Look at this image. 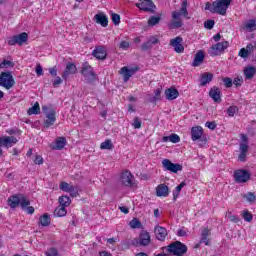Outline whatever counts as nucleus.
Segmentation results:
<instances>
[{
	"label": "nucleus",
	"instance_id": "13d9d810",
	"mask_svg": "<svg viewBox=\"0 0 256 256\" xmlns=\"http://www.w3.org/2000/svg\"><path fill=\"white\" fill-rule=\"evenodd\" d=\"M232 85H235V87H241V85H243V78L234 79V81H232Z\"/></svg>",
	"mask_w": 256,
	"mask_h": 256
},
{
	"label": "nucleus",
	"instance_id": "b1692460",
	"mask_svg": "<svg viewBox=\"0 0 256 256\" xmlns=\"http://www.w3.org/2000/svg\"><path fill=\"white\" fill-rule=\"evenodd\" d=\"M157 197H169V187L165 184H160L156 187Z\"/></svg>",
	"mask_w": 256,
	"mask_h": 256
},
{
	"label": "nucleus",
	"instance_id": "0eeeda50",
	"mask_svg": "<svg viewBox=\"0 0 256 256\" xmlns=\"http://www.w3.org/2000/svg\"><path fill=\"white\" fill-rule=\"evenodd\" d=\"M29 39V35L26 32H22L18 35H14L8 40V45L14 46V45H23V43H27Z\"/></svg>",
	"mask_w": 256,
	"mask_h": 256
},
{
	"label": "nucleus",
	"instance_id": "37998d69",
	"mask_svg": "<svg viewBox=\"0 0 256 256\" xmlns=\"http://www.w3.org/2000/svg\"><path fill=\"white\" fill-rule=\"evenodd\" d=\"M130 227L132 229H141V221L139 219L134 218L130 221Z\"/></svg>",
	"mask_w": 256,
	"mask_h": 256
},
{
	"label": "nucleus",
	"instance_id": "4be33fe9",
	"mask_svg": "<svg viewBox=\"0 0 256 256\" xmlns=\"http://www.w3.org/2000/svg\"><path fill=\"white\" fill-rule=\"evenodd\" d=\"M203 137V128L201 126L192 127L191 139L192 141H199Z\"/></svg>",
	"mask_w": 256,
	"mask_h": 256
},
{
	"label": "nucleus",
	"instance_id": "bf43d9fd",
	"mask_svg": "<svg viewBox=\"0 0 256 256\" xmlns=\"http://www.w3.org/2000/svg\"><path fill=\"white\" fill-rule=\"evenodd\" d=\"M228 219L231 221V223H239V221H241V219L235 215H229Z\"/></svg>",
	"mask_w": 256,
	"mask_h": 256
},
{
	"label": "nucleus",
	"instance_id": "e2e57ef3",
	"mask_svg": "<svg viewBox=\"0 0 256 256\" xmlns=\"http://www.w3.org/2000/svg\"><path fill=\"white\" fill-rule=\"evenodd\" d=\"M34 163H35V165H43V157L36 155V157L34 159Z\"/></svg>",
	"mask_w": 256,
	"mask_h": 256
},
{
	"label": "nucleus",
	"instance_id": "2f4dec72",
	"mask_svg": "<svg viewBox=\"0 0 256 256\" xmlns=\"http://www.w3.org/2000/svg\"><path fill=\"white\" fill-rule=\"evenodd\" d=\"M162 141L164 143H167V141H170L171 143H179V141H181V138L177 134H171L170 136H164L162 138Z\"/></svg>",
	"mask_w": 256,
	"mask_h": 256
},
{
	"label": "nucleus",
	"instance_id": "680f3d73",
	"mask_svg": "<svg viewBox=\"0 0 256 256\" xmlns=\"http://www.w3.org/2000/svg\"><path fill=\"white\" fill-rule=\"evenodd\" d=\"M61 83H63V80L61 79V77L58 76L53 81L52 85H53V87H59V85H61Z\"/></svg>",
	"mask_w": 256,
	"mask_h": 256
},
{
	"label": "nucleus",
	"instance_id": "cd10ccee",
	"mask_svg": "<svg viewBox=\"0 0 256 256\" xmlns=\"http://www.w3.org/2000/svg\"><path fill=\"white\" fill-rule=\"evenodd\" d=\"M67 145V138L65 137H58L55 141V145L52 147L55 151H61Z\"/></svg>",
	"mask_w": 256,
	"mask_h": 256
},
{
	"label": "nucleus",
	"instance_id": "423d86ee",
	"mask_svg": "<svg viewBox=\"0 0 256 256\" xmlns=\"http://www.w3.org/2000/svg\"><path fill=\"white\" fill-rule=\"evenodd\" d=\"M0 77L2 81L1 87H4L5 89H11L15 86V80L13 79L11 72H2Z\"/></svg>",
	"mask_w": 256,
	"mask_h": 256
},
{
	"label": "nucleus",
	"instance_id": "774afa93",
	"mask_svg": "<svg viewBox=\"0 0 256 256\" xmlns=\"http://www.w3.org/2000/svg\"><path fill=\"white\" fill-rule=\"evenodd\" d=\"M49 73L52 75V77H57V66L50 68Z\"/></svg>",
	"mask_w": 256,
	"mask_h": 256
},
{
	"label": "nucleus",
	"instance_id": "58836bf2",
	"mask_svg": "<svg viewBox=\"0 0 256 256\" xmlns=\"http://www.w3.org/2000/svg\"><path fill=\"white\" fill-rule=\"evenodd\" d=\"M75 186L67 183V182H61L60 183V190L64 191L65 193H69L70 191H73Z\"/></svg>",
	"mask_w": 256,
	"mask_h": 256
},
{
	"label": "nucleus",
	"instance_id": "393cba45",
	"mask_svg": "<svg viewBox=\"0 0 256 256\" xmlns=\"http://www.w3.org/2000/svg\"><path fill=\"white\" fill-rule=\"evenodd\" d=\"M21 195L22 194H16L8 199V205L11 209H16V207H19L21 203Z\"/></svg>",
	"mask_w": 256,
	"mask_h": 256
},
{
	"label": "nucleus",
	"instance_id": "39448f33",
	"mask_svg": "<svg viewBox=\"0 0 256 256\" xmlns=\"http://www.w3.org/2000/svg\"><path fill=\"white\" fill-rule=\"evenodd\" d=\"M228 47L229 42H218L210 47L208 54L210 55V57H218L219 55H223V53H225V49H227Z\"/></svg>",
	"mask_w": 256,
	"mask_h": 256
},
{
	"label": "nucleus",
	"instance_id": "473e14b6",
	"mask_svg": "<svg viewBox=\"0 0 256 256\" xmlns=\"http://www.w3.org/2000/svg\"><path fill=\"white\" fill-rule=\"evenodd\" d=\"M255 73H256V68L253 66H249L244 69V75L246 79H253V77H255Z\"/></svg>",
	"mask_w": 256,
	"mask_h": 256
},
{
	"label": "nucleus",
	"instance_id": "e433bc0d",
	"mask_svg": "<svg viewBox=\"0 0 256 256\" xmlns=\"http://www.w3.org/2000/svg\"><path fill=\"white\" fill-rule=\"evenodd\" d=\"M161 23V16H150L148 19V27H155Z\"/></svg>",
	"mask_w": 256,
	"mask_h": 256
},
{
	"label": "nucleus",
	"instance_id": "0e129e2a",
	"mask_svg": "<svg viewBox=\"0 0 256 256\" xmlns=\"http://www.w3.org/2000/svg\"><path fill=\"white\" fill-rule=\"evenodd\" d=\"M148 42L152 45H157V43H159V38L155 37V36H151L148 39Z\"/></svg>",
	"mask_w": 256,
	"mask_h": 256
},
{
	"label": "nucleus",
	"instance_id": "a878e982",
	"mask_svg": "<svg viewBox=\"0 0 256 256\" xmlns=\"http://www.w3.org/2000/svg\"><path fill=\"white\" fill-rule=\"evenodd\" d=\"M204 59H205V53L202 50L198 51L194 56L192 67H199L201 63H203Z\"/></svg>",
	"mask_w": 256,
	"mask_h": 256
},
{
	"label": "nucleus",
	"instance_id": "69168bd1",
	"mask_svg": "<svg viewBox=\"0 0 256 256\" xmlns=\"http://www.w3.org/2000/svg\"><path fill=\"white\" fill-rule=\"evenodd\" d=\"M36 74L38 75V77H41V75H43V66H41V64H38L36 66Z\"/></svg>",
	"mask_w": 256,
	"mask_h": 256
},
{
	"label": "nucleus",
	"instance_id": "412c9836",
	"mask_svg": "<svg viewBox=\"0 0 256 256\" xmlns=\"http://www.w3.org/2000/svg\"><path fill=\"white\" fill-rule=\"evenodd\" d=\"M154 233L158 241H165V238L167 237V229L165 227L156 226Z\"/></svg>",
	"mask_w": 256,
	"mask_h": 256
},
{
	"label": "nucleus",
	"instance_id": "603ef678",
	"mask_svg": "<svg viewBox=\"0 0 256 256\" xmlns=\"http://www.w3.org/2000/svg\"><path fill=\"white\" fill-rule=\"evenodd\" d=\"M204 27L206 29H213L215 27V20H207L204 22Z\"/></svg>",
	"mask_w": 256,
	"mask_h": 256
},
{
	"label": "nucleus",
	"instance_id": "49530a36",
	"mask_svg": "<svg viewBox=\"0 0 256 256\" xmlns=\"http://www.w3.org/2000/svg\"><path fill=\"white\" fill-rule=\"evenodd\" d=\"M224 86L229 89L231 87H233V79L229 78V77H225L222 79Z\"/></svg>",
	"mask_w": 256,
	"mask_h": 256
},
{
	"label": "nucleus",
	"instance_id": "c03bdc74",
	"mask_svg": "<svg viewBox=\"0 0 256 256\" xmlns=\"http://www.w3.org/2000/svg\"><path fill=\"white\" fill-rule=\"evenodd\" d=\"M100 149L111 150L113 149V143L111 142V140H105L104 142L101 143Z\"/></svg>",
	"mask_w": 256,
	"mask_h": 256
},
{
	"label": "nucleus",
	"instance_id": "de8ad7c7",
	"mask_svg": "<svg viewBox=\"0 0 256 256\" xmlns=\"http://www.w3.org/2000/svg\"><path fill=\"white\" fill-rule=\"evenodd\" d=\"M141 125H142L141 118L135 117L132 123V127H134V129H141Z\"/></svg>",
	"mask_w": 256,
	"mask_h": 256
},
{
	"label": "nucleus",
	"instance_id": "4468645a",
	"mask_svg": "<svg viewBox=\"0 0 256 256\" xmlns=\"http://www.w3.org/2000/svg\"><path fill=\"white\" fill-rule=\"evenodd\" d=\"M120 181L125 187H133V174H131L129 170L122 172Z\"/></svg>",
	"mask_w": 256,
	"mask_h": 256
},
{
	"label": "nucleus",
	"instance_id": "a211bd4d",
	"mask_svg": "<svg viewBox=\"0 0 256 256\" xmlns=\"http://www.w3.org/2000/svg\"><path fill=\"white\" fill-rule=\"evenodd\" d=\"M94 21L98 25H101V27H107V25H109V18H107V15L103 12L96 14L94 16Z\"/></svg>",
	"mask_w": 256,
	"mask_h": 256
},
{
	"label": "nucleus",
	"instance_id": "f704fd0d",
	"mask_svg": "<svg viewBox=\"0 0 256 256\" xmlns=\"http://www.w3.org/2000/svg\"><path fill=\"white\" fill-rule=\"evenodd\" d=\"M67 215V209H65V206H58L54 210V217H65Z\"/></svg>",
	"mask_w": 256,
	"mask_h": 256
},
{
	"label": "nucleus",
	"instance_id": "5701e85b",
	"mask_svg": "<svg viewBox=\"0 0 256 256\" xmlns=\"http://www.w3.org/2000/svg\"><path fill=\"white\" fill-rule=\"evenodd\" d=\"M151 243V235L149 232H142L139 236V245L140 247H147Z\"/></svg>",
	"mask_w": 256,
	"mask_h": 256
},
{
	"label": "nucleus",
	"instance_id": "aec40b11",
	"mask_svg": "<svg viewBox=\"0 0 256 256\" xmlns=\"http://www.w3.org/2000/svg\"><path fill=\"white\" fill-rule=\"evenodd\" d=\"M77 73V66L73 63H69L66 65V69L62 74V78H64L65 81L69 79V75H75Z\"/></svg>",
	"mask_w": 256,
	"mask_h": 256
},
{
	"label": "nucleus",
	"instance_id": "bb28decb",
	"mask_svg": "<svg viewBox=\"0 0 256 256\" xmlns=\"http://www.w3.org/2000/svg\"><path fill=\"white\" fill-rule=\"evenodd\" d=\"M165 96L168 101H173L179 97V90L176 88H168L165 90Z\"/></svg>",
	"mask_w": 256,
	"mask_h": 256
},
{
	"label": "nucleus",
	"instance_id": "4c0bfd02",
	"mask_svg": "<svg viewBox=\"0 0 256 256\" xmlns=\"http://www.w3.org/2000/svg\"><path fill=\"white\" fill-rule=\"evenodd\" d=\"M59 204L61 207H69L71 205V198L69 196L59 197Z\"/></svg>",
	"mask_w": 256,
	"mask_h": 256
},
{
	"label": "nucleus",
	"instance_id": "9b49d317",
	"mask_svg": "<svg viewBox=\"0 0 256 256\" xmlns=\"http://www.w3.org/2000/svg\"><path fill=\"white\" fill-rule=\"evenodd\" d=\"M140 3H136V7L140 9V11H145L146 13H153L155 9V3L151 0H139Z\"/></svg>",
	"mask_w": 256,
	"mask_h": 256
},
{
	"label": "nucleus",
	"instance_id": "5fc2aeb1",
	"mask_svg": "<svg viewBox=\"0 0 256 256\" xmlns=\"http://www.w3.org/2000/svg\"><path fill=\"white\" fill-rule=\"evenodd\" d=\"M122 249H130L131 248V239H126L121 242Z\"/></svg>",
	"mask_w": 256,
	"mask_h": 256
},
{
	"label": "nucleus",
	"instance_id": "c85d7f7f",
	"mask_svg": "<svg viewBox=\"0 0 256 256\" xmlns=\"http://www.w3.org/2000/svg\"><path fill=\"white\" fill-rule=\"evenodd\" d=\"M213 81V74L209 72H205L201 75L200 78V87H205L208 83Z\"/></svg>",
	"mask_w": 256,
	"mask_h": 256
},
{
	"label": "nucleus",
	"instance_id": "a18cd8bd",
	"mask_svg": "<svg viewBox=\"0 0 256 256\" xmlns=\"http://www.w3.org/2000/svg\"><path fill=\"white\" fill-rule=\"evenodd\" d=\"M112 23H114L115 26L119 25L121 23V16L117 13H112Z\"/></svg>",
	"mask_w": 256,
	"mask_h": 256
},
{
	"label": "nucleus",
	"instance_id": "f3484780",
	"mask_svg": "<svg viewBox=\"0 0 256 256\" xmlns=\"http://www.w3.org/2000/svg\"><path fill=\"white\" fill-rule=\"evenodd\" d=\"M136 71H139V68L136 67V68L129 69L127 68V66L122 67L121 73L123 75L124 83H127V81H129V79H131V77L135 75Z\"/></svg>",
	"mask_w": 256,
	"mask_h": 256
},
{
	"label": "nucleus",
	"instance_id": "a19ab883",
	"mask_svg": "<svg viewBox=\"0 0 256 256\" xmlns=\"http://www.w3.org/2000/svg\"><path fill=\"white\" fill-rule=\"evenodd\" d=\"M243 198L246 199L248 203H255L256 201V195L255 192H248L243 195Z\"/></svg>",
	"mask_w": 256,
	"mask_h": 256
},
{
	"label": "nucleus",
	"instance_id": "338daca9",
	"mask_svg": "<svg viewBox=\"0 0 256 256\" xmlns=\"http://www.w3.org/2000/svg\"><path fill=\"white\" fill-rule=\"evenodd\" d=\"M24 211H26L28 215H33V213H35V208L33 206H27Z\"/></svg>",
	"mask_w": 256,
	"mask_h": 256
},
{
	"label": "nucleus",
	"instance_id": "f257e3e1",
	"mask_svg": "<svg viewBox=\"0 0 256 256\" xmlns=\"http://www.w3.org/2000/svg\"><path fill=\"white\" fill-rule=\"evenodd\" d=\"M189 11H187V0L182 1L180 11L172 12V21L168 25L169 29H181L183 27V20L181 17H187Z\"/></svg>",
	"mask_w": 256,
	"mask_h": 256
},
{
	"label": "nucleus",
	"instance_id": "f8f14e48",
	"mask_svg": "<svg viewBox=\"0 0 256 256\" xmlns=\"http://www.w3.org/2000/svg\"><path fill=\"white\" fill-rule=\"evenodd\" d=\"M234 179L236 183H247L251 179V173L247 170H237L234 173Z\"/></svg>",
	"mask_w": 256,
	"mask_h": 256
},
{
	"label": "nucleus",
	"instance_id": "8fccbe9b",
	"mask_svg": "<svg viewBox=\"0 0 256 256\" xmlns=\"http://www.w3.org/2000/svg\"><path fill=\"white\" fill-rule=\"evenodd\" d=\"M4 67H15V63L9 61V60H4L1 64H0V68L4 69Z\"/></svg>",
	"mask_w": 256,
	"mask_h": 256
},
{
	"label": "nucleus",
	"instance_id": "2eb2a0df",
	"mask_svg": "<svg viewBox=\"0 0 256 256\" xmlns=\"http://www.w3.org/2000/svg\"><path fill=\"white\" fill-rule=\"evenodd\" d=\"M17 138L15 136H4L0 137V146L1 147H13V145L17 144Z\"/></svg>",
	"mask_w": 256,
	"mask_h": 256
},
{
	"label": "nucleus",
	"instance_id": "79ce46f5",
	"mask_svg": "<svg viewBox=\"0 0 256 256\" xmlns=\"http://www.w3.org/2000/svg\"><path fill=\"white\" fill-rule=\"evenodd\" d=\"M235 113H239V107L237 106H230L227 109V114L229 117H235Z\"/></svg>",
	"mask_w": 256,
	"mask_h": 256
},
{
	"label": "nucleus",
	"instance_id": "4d7b16f0",
	"mask_svg": "<svg viewBox=\"0 0 256 256\" xmlns=\"http://www.w3.org/2000/svg\"><path fill=\"white\" fill-rule=\"evenodd\" d=\"M239 57H241L242 59H247V57H249V54L247 53L245 48L240 49L239 53H238Z\"/></svg>",
	"mask_w": 256,
	"mask_h": 256
},
{
	"label": "nucleus",
	"instance_id": "9d476101",
	"mask_svg": "<svg viewBox=\"0 0 256 256\" xmlns=\"http://www.w3.org/2000/svg\"><path fill=\"white\" fill-rule=\"evenodd\" d=\"M162 165L165 171H170L171 173H177L178 171H183V166L181 164H175L169 159H164Z\"/></svg>",
	"mask_w": 256,
	"mask_h": 256
},
{
	"label": "nucleus",
	"instance_id": "dca6fc26",
	"mask_svg": "<svg viewBox=\"0 0 256 256\" xmlns=\"http://www.w3.org/2000/svg\"><path fill=\"white\" fill-rule=\"evenodd\" d=\"M92 55L96 59L103 61L107 59V50H105V46H98L93 50Z\"/></svg>",
	"mask_w": 256,
	"mask_h": 256
},
{
	"label": "nucleus",
	"instance_id": "f03ea898",
	"mask_svg": "<svg viewBox=\"0 0 256 256\" xmlns=\"http://www.w3.org/2000/svg\"><path fill=\"white\" fill-rule=\"evenodd\" d=\"M231 5V0H216L211 3H207L205 9L210 13H218V15H227V9Z\"/></svg>",
	"mask_w": 256,
	"mask_h": 256
},
{
	"label": "nucleus",
	"instance_id": "6e6552de",
	"mask_svg": "<svg viewBox=\"0 0 256 256\" xmlns=\"http://www.w3.org/2000/svg\"><path fill=\"white\" fill-rule=\"evenodd\" d=\"M81 73L86 81H95V71L93 70V67L89 65V63L85 62L83 64Z\"/></svg>",
	"mask_w": 256,
	"mask_h": 256
},
{
	"label": "nucleus",
	"instance_id": "09e8293b",
	"mask_svg": "<svg viewBox=\"0 0 256 256\" xmlns=\"http://www.w3.org/2000/svg\"><path fill=\"white\" fill-rule=\"evenodd\" d=\"M243 219L246 220L247 223H251L253 221V214H251L249 211H244Z\"/></svg>",
	"mask_w": 256,
	"mask_h": 256
},
{
	"label": "nucleus",
	"instance_id": "6e6d98bb",
	"mask_svg": "<svg viewBox=\"0 0 256 256\" xmlns=\"http://www.w3.org/2000/svg\"><path fill=\"white\" fill-rule=\"evenodd\" d=\"M205 127H207L208 129H211V131H215V129L217 128V124L215 122L207 121L205 123Z\"/></svg>",
	"mask_w": 256,
	"mask_h": 256
},
{
	"label": "nucleus",
	"instance_id": "052dcab7",
	"mask_svg": "<svg viewBox=\"0 0 256 256\" xmlns=\"http://www.w3.org/2000/svg\"><path fill=\"white\" fill-rule=\"evenodd\" d=\"M71 197H77L79 195V187L75 186L73 190L69 191Z\"/></svg>",
	"mask_w": 256,
	"mask_h": 256
},
{
	"label": "nucleus",
	"instance_id": "864d4df0",
	"mask_svg": "<svg viewBox=\"0 0 256 256\" xmlns=\"http://www.w3.org/2000/svg\"><path fill=\"white\" fill-rule=\"evenodd\" d=\"M152 48H153V45L151 44V42H149V40L143 43L141 46L142 51H149V49H152Z\"/></svg>",
	"mask_w": 256,
	"mask_h": 256
},
{
	"label": "nucleus",
	"instance_id": "72a5a7b5",
	"mask_svg": "<svg viewBox=\"0 0 256 256\" xmlns=\"http://www.w3.org/2000/svg\"><path fill=\"white\" fill-rule=\"evenodd\" d=\"M39 221L42 227H49V225H51V216H49V214H44L40 216Z\"/></svg>",
	"mask_w": 256,
	"mask_h": 256
},
{
	"label": "nucleus",
	"instance_id": "7ed1b4c3",
	"mask_svg": "<svg viewBox=\"0 0 256 256\" xmlns=\"http://www.w3.org/2000/svg\"><path fill=\"white\" fill-rule=\"evenodd\" d=\"M163 249H166L167 253H170V255L183 256L187 253V245L180 241H175Z\"/></svg>",
	"mask_w": 256,
	"mask_h": 256
},
{
	"label": "nucleus",
	"instance_id": "1a4fd4ad",
	"mask_svg": "<svg viewBox=\"0 0 256 256\" xmlns=\"http://www.w3.org/2000/svg\"><path fill=\"white\" fill-rule=\"evenodd\" d=\"M241 139L244 143L240 144V154L238 156V159H239V161L244 163V161H246L247 151H249V145H247V141H248L247 135L242 134Z\"/></svg>",
	"mask_w": 256,
	"mask_h": 256
},
{
	"label": "nucleus",
	"instance_id": "c9c22d12",
	"mask_svg": "<svg viewBox=\"0 0 256 256\" xmlns=\"http://www.w3.org/2000/svg\"><path fill=\"white\" fill-rule=\"evenodd\" d=\"M41 112V107L39 106V102H35V104L28 109V115H39Z\"/></svg>",
	"mask_w": 256,
	"mask_h": 256
},
{
	"label": "nucleus",
	"instance_id": "3c124183",
	"mask_svg": "<svg viewBox=\"0 0 256 256\" xmlns=\"http://www.w3.org/2000/svg\"><path fill=\"white\" fill-rule=\"evenodd\" d=\"M131 47V44L128 41H121L119 44V48L127 51Z\"/></svg>",
	"mask_w": 256,
	"mask_h": 256
},
{
	"label": "nucleus",
	"instance_id": "ea45409f",
	"mask_svg": "<svg viewBox=\"0 0 256 256\" xmlns=\"http://www.w3.org/2000/svg\"><path fill=\"white\" fill-rule=\"evenodd\" d=\"M29 205H31V201H29V199H27V197H25V195H21L20 196V206L23 209V211L29 207Z\"/></svg>",
	"mask_w": 256,
	"mask_h": 256
},
{
	"label": "nucleus",
	"instance_id": "ddd939ff",
	"mask_svg": "<svg viewBox=\"0 0 256 256\" xmlns=\"http://www.w3.org/2000/svg\"><path fill=\"white\" fill-rule=\"evenodd\" d=\"M183 38L178 36L170 40L171 47L174 48L175 53H183L185 51V47L183 46Z\"/></svg>",
	"mask_w": 256,
	"mask_h": 256
},
{
	"label": "nucleus",
	"instance_id": "6ab92c4d",
	"mask_svg": "<svg viewBox=\"0 0 256 256\" xmlns=\"http://www.w3.org/2000/svg\"><path fill=\"white\" fill-rule=\"evenodd\" d=\"M209 97L213 99L214 103H221V89L217 86L212 87L209 91Z\"/></svg>",
	"mask_w": 256,
	"mask_h": 256
},
{
	"label": "nucleus",
	"instance_id": "7c9ffc66",
	"mask_svg": "<svg viewBox=\"0 0 256 256\" xmlns=\"http://www.w3.org/2000/svg\"><path fill=\"white\" fill-rule=\"evenodd\" d=\"M244 29L248 33H253V31H256V20L251 19L248 22H246L245 25H244Z\"/></svg>",
	"mask_w": 256,
	"mask_h": 256
},
{
	"label": "nucleus",
	"instance_id": "c756f323",
	"mask_svg": "<svg viewBox=\"0 0 256 256\" xmlns=\"http://www.w3.org/2000/svg\"><path fill=\"white\" fill-rule=\"evenodd\" d=\"M209 235H211V231L208 228H204L202 230L201 239H200L199 243L200 244L204 243L205 245H210L209 239H208Z\"/></svg>",
	"mask_w": 256,
	"mask_h": 256
},
{
	"label": "nucleus",
	"instance_id": "20e7f679",
	"mask_svg": "<svg viewBox=\"0 0 256 256\" xmlns=\"http://www.w3.org/2000/svg\"><path fill=\"white\" fill-rule=\"evenodd\" d=\"M42 111L46 115L44 127L45 129H49V127L55 125V121H57V118L55 117V109L49 106H42Z\"/></svg>",
	"mask_w": 256,
	"mask_h": 256
}]
</instances>
